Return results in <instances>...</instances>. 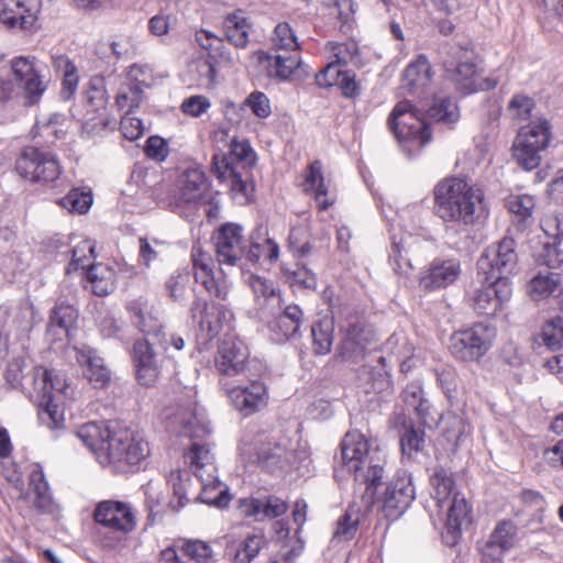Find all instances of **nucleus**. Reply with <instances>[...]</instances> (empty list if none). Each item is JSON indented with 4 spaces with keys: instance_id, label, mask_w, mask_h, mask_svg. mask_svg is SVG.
<instances>
[{
    "instance_id": "49530a36",
    "label": "nucleus",
    "mask_w": 563,
    "mask_h": 563,
    "mask_svg": "<svg viewBox=\"0 0 563 563\" xmlns=\"http://www.w3.org/2000/svg\"><path fill=\"white\" fill-rule=\"evenodd\" d=\"M464 332L481 358L490 350L497 335L496 328L487 322H477Z\"/></svg>"
},
{
    "instance_id": "0eeeda50",
    "label": "nucleus",
    "mask_w": 563,
    "mask_h": 563,
    "mask_svg": "<svg viewBox=\"0 0 563 563\" xmlns=\"http://www.w3.org/2000/svg\"><path fill=\"white\" fill-rule=\"evenodd\" d=\"M470 292V302L477 314L493 317L501 311L512 296L508 277L482 275Z\"/></svg>"
},
{
    "instance_id": "c9c22d12",
    "label": "nucleus",
    "mask_w": 563,
    "mask_h": 563,
    "mask_svg": "<svg viewBox=\"0 0 563 563\" xmlns=\"http://www.w3.org/2000/svg\"><path fill=\"white\" fill-rule=\"evenodd\" d=\"M29 479L34 507L40 512L54 514L57 510V505L52 496L49 485L41 465H33Z\"/></svg>"
},
{
    "instance_id": "72a5a7b5",
    "label": "nucleus",
    "mask_w": 563,
    "mask_h": 563,
    "mask_svg": "<svg viewBox=\"0 0 563 563\" xmlns=\"http://www.w3.org/2000/svg\"><path fill=\"white\" fill-rule=\"evenodd\" d=\"M431 66L424 55L410 63L402 74V88L411 95H424L431 85Z\"/></svg>"
},
{
    "instance_id": "6ab92c4d",
    "label": "nucleus",
    "mask_w": 563,
    "mask_h": 563,
    "mask_svg": "<svg viewBox=\"0 0 563 563\" xmlns=\"http://www.w3.org/2000/svg\"><path fill=\"white\" fill-rule=\"evenodd\" d=\"M343 332L344 336L339 345L340 357L350 363L360 362L375 339L373 329L358 317H353L343 325Z\"/></svg>"
},
{
    "instance_id": "e2e57ef3",
    "label": "nucleus",
    "mask_w": 563,
    "mask_h": 563,
    "mask_svg": "<svg viewBox=\"0 0 563 563\" xmlns=\"http://www.w3.org/2000/svg\"><path fill=\"white\" fill-rule=\"evenodd\" d=\"M378 362L380 363V368L378 369H368L365 367L363 369L362 375L366 376L368 383L371 384L369 388L366 391L382 393L386 390L390 386V377L387 371L386 357L379 356Z\"/></svg>"
},
{
    "instance_id": "cd10ccee",
    "label": "nucleus",
    "mask_w": 563,
    "mask_h": 563,
    "mask_svg": "<svg viewBox=\"0 0 563 563\" xmlns=\"http://www.w3.org/2000/svg\"><path fill=\"white\" fill-rule=\"evenodd\" d=\"M360 464V471H347L354 475V481L364 486V501L371 505L374 501L377 487L382 484L385 471L382 459L374 451Z\"/></svg>"
},
{
    "instance_id": "2f4dec72",
    "label": "nucleus",
    "mask_w": 563,
    "mask_h": 563,
    "mask_svg": "<svg viewBox=\"0 0 563 563\" xmlns=\"http://www.w3.org/2000/svg\"><path fill=\"white\" fill-rule=\"evenodd\" d=\"M77 362L84 367L86 378L96 387H106L111 379V372L104 361L91 347L77 350Z\"/></svg>"
},
{
    "instance_id": "69168bd1",
    "label": "nucleus",
    "mask_w": 563,
    "mask_h": 563,
    "mask_svg": "<svg viewBox=\"0 0 563 563\" xmlns=\"http://www.w3.org/2000/svg\"><path fill=\"white\" fill-rule=\"evenodd\" d=\"M207 38L210 40L209 45L202 44V46L208 49V58L211 59L216 67L218 66H231L235 63L236 57L233 56L227 47L223 45L220 38L213 37L210 33H205Z\"/></svg>"
},
{
    "instance_id": "9d476101",
    "label": "nucleus",
    "mask_w": 563,
    "mask_h": 563,
    "mask_svg": "<svg viewBox=\"0 0 563 563\" xmlns=\"http://www.w3.org/2000/svg\"><path fill=\"white\" fill-rule=\"evenodd\" d=\"M210 200V184L205 172L198 167L184 170L175 181L170 194V206L175 210L196 209Z\"/></svg>"
},
{
    "instance_id": "c756f323",
    "label": "nucleus",
    "mask_w": 563,
    "mask_h": 563,
    "mask_svg": "<svg viewBox=\"0 0 563 563\" xmlns=\"http://www.w3.org/2000/svg\"><path fill=\"white\" fill-rule=\"evenodd\" d=\"M239 509L245 517H252L256 521L274 519L283 516L287 504L278 497L269 496L263 499L244 498L239 500Z\"/></svg>"
},
{
    "instance_id": "7ed1b4c3",
    "label": "nucleus",
    "mask_w": 563,
    "mask_h": 563,
    "mask_svg": "<svg viewBox=\"0 0 563 563\" xmlns=\"http://www.w3.org/2000/svg\"><path fill=\"white\" fill-rule=\"evenodd\" d=\"M29 396L38 408V417L51 430L65 427L64 406L73 400L75 389L67 379L55 371L36 366L23 384Z\"/></svg>"
},
{
    "instance_id": "6e6d98bb",
    "label": "nucleus",
    "mask_w": 563,
    "mask_h": 563,
    "mask_svg": "<svg viewBox=\"0 0 563 563\" xmlns=\"http://www.w3.org/2000/svg\"><path fill=\"white\" fill-rule=\"evenodd\" d=\"M92 205V192L90 189H71L60 199V206L70 212L86 213Z\"/></svg>"
},
{
    "instance_id": "79ce46f5",
    "label": "nucleus",
    "mask_w": 563,
    "mask_h": 563,
    "mask_svg": "<svg viewBox=\"0 0 563 563\" xmlns=\"http://www.w3.org/2000/svg\"><path fill=\"white\" fill-rule=\"evenodd\" d=\"M334 320L323 317L311 327L312 350L317 355H327L333 345Z\"/></svg>"
},
{
    "instance_id": "774afa93",
    "label": "nucleus",
    "mask_w": 563,
    "mask_h": 563,
    "mask_svg": "<svg viewBox=\"0 0 563 563\" xmlns=\"http://www.w3.org/2000/svg\"><path fill=\"white\" fill-rule=\"evenodd\" d=\"M190 69L191 71H196L198 75V86L203 88H210L214 86L218 71L214 63L211 59L208 57L199 58L190 65Z\"/></svg>"
},
{
    "instance_id": "7c9ffc66",
    "label": "nucleus",
    "mask_w": 563,
    "mask_h": 563,
    "mask_svg": "<svg viewBox=\"0 0 563 563\" xmlns=\"http://www.w3.org/2000/svg\"><path fill=\"white\" fill-rule=\"evenodd\" d=\"M374 452L368 440L358 431H350L341 442V457L346 471H360V464Z\"/></svg>"
},
{
    "instance_id": "4c0bfd02",
    "label": "nucleus",
    "mask_w": 563,
    "mask_h": 563,
    "mask_svg": "<svg viewBox=\"0 0 563 563\" xmlns=\"http://www.w3.org/2000/svg\"><path fill=\"white\" fill-rule=\"evenodd\" d=\"M197 478L201 484V492L199 494L201 503L219 508L228 506L230 500L228 488L218 479L216 473L207 475L198 473Z\"/></svg>"
},
{
    "instance_id": "ea45409f",
    "label": "nucleus",
    "mask_w": 563,
    "mask_h": 563,
    "mask_svg": "<svg viewBox=\"0 0 563 563\" xmlns=\"http://www.w3.org/2000/svg\"><path fill=\"white\" fill-rule=\"evenodd\" d=\"M52 65L55 71L63 76L60 97L64 100L71 99L77 91L79 82L76 65L65 55L53 56Z\"/></svg>"
},
{
    "instance_id": "de8ad7c7",
    "label": "nucleus",
    "mask_w": 563,
    "mask_h": 563,
    "mask_svg": "<svg viewBox=\"0 0 563 563\" xmlns=\"http://www.w3.org/2000/svg\"><path fill=\"white\" fill-rule=\"evenodd\" d=\"M428 117L444 125L454 124L460 119V111L456 102L449 97L438 96L432 106L427 110Z\"/></svg>"
},
{
    "instance_id": "5fc2aeb1",
    "label": "nucleus",
    "mask_w": 563,
    "mask_h": 563,
    "mask_svg": "<svg viewBox=\"0 0 563 563\" xmlns=\"http://www.w3.org/2000/svg\"><path fill=\"white\" fill-rule=\"evenodd\" d=\"M450 351L455 358L463 362H477L481 360L479 354L475 347H473L464 330L452 334L450 339Z\"/></svg>"
},
{
    "instance_id": "58836bf2",
    "label": "nucleus",
    "mask_w": 563,
    "mask_h": 563,
    "mask_svg": "<svg viewBox=\"0 0 563 563\" xmlns=\"http://www.w3.org/2000/svg\"><path fill=\"white\" fill-rule=\"evenodd\" d=\"M247 283L260 306L271 307L273 314H275V308H282L280 291L272 280L258 275H251Z\"/></svg>"
},
{
    "instance_id": "f8f14e48",
    "label": "nucleus",
    "mask_w": 563,
    "mask_h": 563,
    "mask_svg": "<svg viewBox=\"0 0 563 563\" xmlns=\"http://www.w3.org/2000/svg\"><path fill=\"white\" fill-rule=\"evenodd\" d=\"M16 173L36 184L55 181L62 174L57 156L34 146L25 147L15 162Z\"/></svg>"
},
{
    "instance_id": "a878e982",
    "label": "nucleus",
    "mask_w": 563,
    "mask_h": 563,
    "mask_svg": "<svg viewBox=\"0 0 563 563\" xmlns=\"http://www.w3.org/2000/svg\"><path fill=\"white\" fill-rule=\"evenodd\" d=\"M191 318L197 321L210 338L219 334L223 324L228 323L232 313L222 305L208 303L205 299L196 297L191 308Z\"/></svg>"
},
{
    "instance_id": "e433bc0d",
    "label": "nucleus",
    "mask_w": 563,
    "mask_h": 563,
    "mask_svg": "<svg viewBox=\"0 0 563 563\" xmlns=\"http://www.w3.org/2000/svg\"><path fill=\"white\" fill-rule=\"evenodd\" d=\"M224 34L228 41L238 48L246 47L251 23L243 10L229 13L223 21Z\"/></svg>"
},
{
    "instance_id": "aec40b11",
    "label": "nucleus",
    "mask_w": 563,
    "mask_h": 563,
    "mask_svg": "<svg viewBox=\"0 0 563 563\" xmlns=\"http://www.w3.org/2000/svg\"><path fill=\"white\" fill-rule=\"evenodd\" d=\"M430 241L420 235L404 232L399 236L394 234L389 252V263L396 274L408 276L412 271L411 256H421Z\"/></svg>"
},
{
    "instance_id": "0e129e2a",
    "label": "nucleus",
    "mask_w": 563,
    "mask_h": 563,
    "mask_svg": "<svg viewBox=\"0 0 563 563\" xmlns=\"http://www.w3.org/2000/svg\"><path fill=\"white\" fill-rule=\"evenodd\" d=\"M534 108V101L527 95L517 93L512 96L508 106L507 113L515 121H526L531 117Z\"/></svg>"
},
{
    "instance_id": "c85d7f7f",
    "label": "nucleus",
    "mask_w": 563,
    "mask_h": 563,
    "mask_svg": "<svg viewBox=\"0 0 563 563\" xmlns=\"http://www.w3.org/2000/svg\"><path fill=\"white\" fill-rule=\"evenodd\" d=\"M563 294V277L560 273L543 269L536 273L527 284V295L533 301L550 297L558 298Z\"/></svg>"
},
{
    "instance_id": "3c124183",
    "label": "nucleus",
    "mask_w": 563,
    "mask_h": 563,
    "mask_svg": "<svg viewBox=\"0 0 563 563\" xmlns=\"http://www.w3.org/2000/svg\"><path fill=\"white\" fill-rule=\"evenodd\" d=\"M219 154L224 155V153ZM225 156L234 165L240 166L241 170H247V165H251L255 161V154L250 143L246 140L240 141L235 136L231 137L229 143V153L225 154Z\"/></svg>"
},
{
    "instance_id": "412c9836",
    "label": "nucleus",
    "mask_w": 563,
    "mask_h": 563,
    "mask_svg": "<svg viewBox=\"0 0 563 563\" xmlns=\"http://www.w3.org/2000/svg\"><path fill=\"white\" fill-rule=\"evenodd\" d=\"M217 257L220 264L235 265L245 253L243 228L239 224H223L214 234Z\"/></svg>"
},
{
    "instance_id": "4d7b16f0",
    "label": "nucleus",
    "mask_w": 563,
    "mask_h": 563,
    "mask_svg": "<svg viewBox=\"0 0 563 563\" xmlns=\"http://www.w3.org/2000/svg\"><path fill=\"white\" fill-rule=\"evenodd\" d=\"M143 100L142 87L132 86L128 82L121 85L117 96L115 103L121 111L125 114L131 113L134 109L139 108Z\"/></svg>"
},
{
    "instance_id": "13d9d810",
    "label": "nucleus",
    "mask_w": 563,
    "mask_h": 563,
    "mask_svg": "<svg viewBox=\"0 0 563 563\" xmlns=\"http://www.w3.org/2000/svg\"><path fill=\"white\" fill-rule=\"evenodd\" d=\"M283 274L287 282L292 286L301 288L313 289L317 286V277L314 273L306 266L296 264L294 268L282 266Z\"/></svg>"
},
{
    "instance_id": "f704fd0d",
    "label": "nucleus",
    "mask_w": 563,
    "mask_h": 563,
    "mask_svg": "<svg viewBox=\"0 0 563 563\" xmlns=\"http://www.w3.org/2000/svg\"><path fill=\"white\" fill-rule=\"evenodd\" d=\"M303 178V191L314 198L320 210H327L332 206L333 199L328 197V186L324 183L322 163L320 161H314L309 165Z\"/></svg>"
},
{
    "instance_id": "37998d69",
    "label": "nucleus",
    "mask_w": 563,
    "mask_h": 563,
    "mask_svg": "<svg viewBox=\"0 0 563 563\" xmlns=\"http://www.w3.org/2000/svg\"><path fill=\"white\" fill-rule=\"evenodd\" d=\"M268 75L282 81L291 79L300 67L301 59L298 54H276L268 56Z\"/></svg>"
},
{
    "instance_id": "20e7f679",
    "label": "nucleus",
    "mask_w": 563,
    "mask_h": 563,
    "mask_svg": "<svg viewBox=\"0 0 563 563\" xmlns=\"http://www.w3.org/2000/svg\"><path fill=\"white\" fill-rule=\"evenodd\" d=\"M165 423L169 433L189 438L191 444L185 457L197 477L198 473L205 475L217 473L213 455L206 442L210 434V428L205 418L197 415L192 406L170 408L165 413Z\"/></svg>"
},
{
    "instance_id": "4468645a",
    "label": "nucleus",
    "mask_w": 563,
    "mask_h": 563,
    "mask_svg": "<svg viewBox=\"0 0 563 563\" xmlns=\"http://www.w3.org/2000/svg\"><path fill=\"white\" fill-rule=\"evenodd\" d=\"M240 452L250 463H260L271 472L284 470L291 464L292 453L264 434L258 435L254 442L243 440Z\"/></svg>"
},
{
    "instance_id": "603ef678",
    "label": "nucleus",
    "mask_w": 563,
    "mask_h": 563,
    "mask_svg": "<svg viewBox=\"0 0 563 563\" xmlns=\"http://www.w3.org/2000/svg\"><path fill=\"white\" fill-rule=\"evenodd\" d=\"M539 339L550 350L563 347V318L554 317L547 320L539 332Z\"/></svg>"
},
{
    "instance_id": "bf43d9fd",
    "label": "nucleus",
    "mask_w": 563,
    "mask_h": 563,
    "mask_svg": "<svg viewBox=\"0 0 563 563\" xmlns=\"http://www.w3.org/2000/svg\"><path fill=\"white\" fill-rule=\"evenodd\" d=\"M189 283L190 274L186 269L173 273L165 283L169 299L174 302L183 301L186 297Z\"/></svg>"
},
{
    "instance_id": "09e8293b",
    "label": "nucleus",
    "mask_w": 563,
    "mask_h": 563,
    "mask_svg": "<svg viewBox=\"0 0 563 563\" xmlns=\"http://www.w3.org/2000/svg\"><path fill=\"white\" fill-rule=\"evenodd\" d=\"M433 487V496L439 507H443L454 494H459L454 489V479L452 473L444 467H435L430 477Z\"/></svg>"
},
{
    "instance_id": "f03ea898",
    "label": "nucleus",
    "mask_w": 563,
    "mask_h": 563,
    "mask_svg": "<svg viewBox=\"0 0 563 563\" xmlns=\"http://www.w3.org/2000/svg\"><path fill=\"white\" fill-rule=\"evenodd\" d=\"M136 325L144 333L132 346L131 358L135 377L140 385L153 387L158 382L163 367V354L166 351V339L162 332V323L153 312L147 299L140 297L129 306Z\"/></svg>"
},
{
    "instance_id": "4be33fe9",
    "label": "nucleus",
    "mask_w": 563,
    "mask_h": 563,
    "mask_svg": "<svg viewBox=\"0 0 563 563\" xmlns=\"http://www.w3.org/2000/svg\"><path fill=\"white\" fill-rule=\"evenodd\" d=\"M11 68L15 78L23 84L26 103H37L47 89V82L41 76L35 59L15 57L11 60Z\"/></svg>"
},
{
    "instance_id": "9b49d317",
    "label": "nucleus",
    "mask_w": 563,
    "mask_h": 563,
    "mask_svg": "<svg viewBox=\"0 0 563 563\" xmlns=\"http://www.w3.org/2000/svg\"><path fill=\"white\" fill-rule=\"evenodd\" d=\"M249 350L243 342L234 338L221 342L216 356V369L220 376L221 388L249 378Z\"/></svg>"
},
{
    "instance_id": "5701e85b",
    "label": "nucleus",
    "mask_w": 563,
    "mask_h": 563,
    "mask_svg": "<svg viewBox=\"0 0 563 563\" xmlns=\"http://www.w3.org/2000/svg\"><path fill=\"white\" fill-rule=\"evenodd\" d=\"M41 0H1L0 23L10 29L29 30L37 19Z\"/></svg>"
},
{
    "instance_id": "6e6552de",
    "label": "nucleus",
    "mask_w": 563,
    "mask_h": 563,
    "mask_svg": "<svg viewBox=\"0 0 563 563\" xmlns=\"http://www.w3.org/2000/svg\"><path fill=\"white\" fill-rule=\"evenodd\" d=\"M95 258V244L89 240L81 241L71 251V262L67 267V273L87 269V278L93 294L107 296L114 289L115 273L108 265L93 264Z\"/></svg>"
},
{
    "instance_id": "338daca9",
    "label": "nucleus",
    "mask_w": 563,
    "mask_h": 563,
    "mask_svg": "<svg viewBox=\"0 0 563 563\" xmlns=\"http://www.w3.org/2000/svg\"><path fill=\"white\" fill-rule=\"evenodd\" d=\"M402 398L406 405L412 408L420 417H424L428 412V401L423 397L422 386L417 383H410L402 391Z\"/></svg>"
},
{
    "instance_id": "423d86ee",
    "label": "nucleus",
    "mask_w": 563,
    "mask_h": 563,
    "mask_svg": "<svg viewBox=\"0 0 563 563\" xmlns=\"http://www.w3.org/2000/svg\"><path fill=\"white\" fill-rule=\"evenodd\" d=\"M387 124L404 151L410 156L417 154L431 140L426 120L407 100L399 101L394 107Z\"/></svg>"
},
{
    "instance_id": "bb28decb",
    "label": "nucleus",
    "mask_w": 563,
    "mask_h": 563,
    "mask_svg": "<svg viewBox=\"0 0 563 563\" xmlns=\"http://www.w3.org/2000/svg\"><path fill=\"white\" fill-rule=\"evenodd\" d=\"M461 275V263L456 258H435L422 273L419 285L424 290L445 288L455 283Z\"/></svg>"
},
{
    "instance_id": "b1692460",
    "label": "nucleus",
    "mask_w": 563,
    "mask_h": 563,
    "mask_svg": "<svg viewBox=\"0 0 563 563\" xmlns=\"http://www.w3.org/2000/svg\"><path fill=\"white\" fill-rule=\"evenodd\" d=\"M212 174L223 183H229L234 199L244 205L249 201L250 185L244 180L249 170H241L225 155L214 154L212 157Z\"/></svg>"
},
{
    "instance_id": "a211bd4d",
    "label": "nucleus",
    "mask_w": 563,
    "mask_h": 563,
    "mask_svg": "<svg viewBox=\"0 0 563 563\" xmlns=\"http://www.w3.org/2000/svg\"><path fill=\"white\" fill-rule=\"evenodd\" d=\"M481 58L468 48H461L457 53V65L451 70L450 79L457 90L463 93H472L478 89L494 88L495 80H486L484 86L481 81Z\"/></svg>"
},
{
    "instance_id": "8fccbe9b",
    "label": "nucleus",
    "mask_w": 563,
    "mask_h": 563,
    "mask_svg": "<svg viewBox=\"0 0 563 563\" xmlns=\"http://www.w3.org/2000/svg\"><path fill=\"white\" fill-rule=\"evenodd\" d=\"M444 505H448L449 529L457 531L464 525L470 523L471 508L464 496H462L461 494H454L453 497Z\"/></svg>"
},
{
    "instance_id": "473e14b6",
    "label": "nucleus",
    "mask_w": 563,
    "mask_h": 563,
    "mask_svg": "<svg viewBox=\"0 0 563 563\" xmlns=\"http://www.w3.org/2000/svg\"><path fill=\"white\" fill-rule=\"evenodd\" d=\"M181 551L191 563H212L213 551L209 543L200 540H188L183 547ZM158 563H189L183 562L178 556L175 548L168 547L161 551Z\"/></svg>"
},
{
    "instance_id": "393cba45",
    "label": "nucleus",
    "mask_w": 563,
    "mask_h": 563,
    "mask_svg": "<svg viewBox=\"0 0 563 563\" xmlns=\"http://www.w3.org/2000/svg\"><path fill=\"white\" fill-rule=\"evenodd\" d=\"M195 280L218 299L225 300L229 285L225 279L216 277L211 256L200 249L194 247L191 252Z\"/></svg>"
},
{
    "instance_id": "a19ab883",
    "label": "nucleus",
    "mask_w": 563,
    "mask_h": 563,
    "mask_svg": "<svg viewBox=\"0 0 563 563\" xmlns=\"http://www.w3.org/2000/svg\"><path fill=\"white\" fill-rule=\"evenodd\" d=\"M264 545V538L258 534L247 536L243 541L231 544L225 550L232 563H251Z\"/></svg>"
},
{
    "instance_id": "dca6fc26",
    "label": "nucleus",
    "mask_w": 563,
    "mask_h": 563,
    "mask_svg": "<svg viewBox=\"0 0 563 563\" xmlns=\"http://www.w3.org/2000/svg\"><path fill=\"white\" fill-rule=\"evenodd\" d=\"M95 521L120 534H129L136 529L137 517L131 504L108 499L97 504L93 511Z\"/></svg>"
},
{
    "instance_id": "f3484780",
    "label": "nucleus",
    "mask_w": 563,
    "mask_h": 563,
    "mask_svg": "<svg viewBox=\"0 0 563 563\" xmlns=\"http://www.w3.org/2000/svg\"><path fill=\"white\" fill-rule=\"evenodd\" d=\"M416 497L411 475L398 472L388 483L382 497V511L389 520L398 519Z\"/></svg>"
},
{
    "instance_id": "680f3d73",
    "label": "nucleus",
    "mask_w": 563,
    "mask_h": 563,
    "mask_svg": "<svg viewBox=\"0 0 563 563\" xmlns=\"http://www.w3.org/2000/svg\"><path fill=\"white\" fill-rule=\"evenodd\" d=\"M279 255V247L272 239H265L262 242H253L246 252V258L251 263H257L261 258L268 262H275Z\"/></svg>"
},
{
    "instance_id": "052dcab7",
    "label": "nucleus",
    "mask_w": 563,
    "mask_h": 563,
    "mask_svg": "<svg viewBox=\"0 0 563 563\" xmlns=\"http://www.w3.org/2000/svg\"><path fill=\"white\" fill-rule=\"evenodd\" d=\"M85 101L88 107V111L91 112H98L106 108L108 98L101 79L93 78L89 81L85 91Z\"/></svg>"
},
{
    "instance_id": "f257e3e1",
    "label": "nucleus",
    "mask_w": 563,
    "mask_h": 563,
    "mask_svg": "<svg viewBox=\"0 0 563 563\" xmlns=\"http://www.w3.org/2000/svg\"><path fill=\"white\" fill-rule=\"evenodd\" d=\"M78 439L90 449L100 464L128 472L148 454L147 443L129 430H111L106 422H88L77 430Z\"/></svg>"
},
{
    "instance_id": "a18cd8bd",
    "label": "nucleus",
    "mask_w": 563,
    "mask_h": 563,
    "mask_svg": "<svg viewBox=\"0 0 563 563\" xmlns=\"http://www.w3.org/2000/svg\"><path fill=\"white\" fill-rule=\"evenodd\" d=\"M327 58L330 63L345 69L349 65H355L358 57V47L355 42H329L325 46Z\"/></svg>"
},
{
    "instance_id": "c03bdc74",
    "label": "nucleus",
    "mask_w": 563,
    "mask_h": 563,
    "mask_svg": "<svg viewBox=\"0 0 563 563\" xmlns=\"http://www.w3.org/2000/svg\"><path fill=\"white\" fill-rule=\"evenodd\" d=\"M508 210L518 220L520 229H525L533 222L536 199L530 195H510L506 199Z\"/></svg>"
},
{
    "instance_id": "ddd939ff",
    "label": "nucleus",
    "mask_w": 563,
    "mask_h": 563,
    "mask_svg": "<svg viewBox=\"0 0 563 563\" xmlns=\"http://www.w3.org/2000/svg\"><path fill=\"white\" fill-rule=\"evenodd\" d=\"M231 405L243 417L262 411L268 405L269 393L264 382L250 377L239 384H230L222 388Z\"/></svg>"
},
{
    "instance_id": "2eb2a0df",
    "label": "nucleus",
    "mask_w": 563,
    "mask_h": 563,
    "mask_svg": "<svg viewBox=\"0 0 563 563\" xmlns=\"http://www.w3.org/2000/svg\"><path fill=\"white\" fill-rule=\"evenodd\" d=\"M518 264L516 242L512 238H504L497 244L489 246L477 262L478 276L487 275L508 277Z\"/></svg>"
},
{
    "instance_id": "39448f33",
    "label": "nucleus",
    "mask_w": 563,
    "mask_h": 563,
    "mask_svg": "<svg viewBox=\"0 0 563 563\" xmlns=\"http://www.w3.org/2000/svg\"><path fill=\"white\" fill-rule=\"evenodd\" d=\"M483 190L461 178H449L434 189L435 212L445 222L470 225L478 218Z\"/></svg>"
},
{
    "instance_id": "864d4df0",
    "label": "nucleus",
    "mask_w": 563,
    "mask_h": 563,
    "mask_svg": "<svg viewBox=\"0 0 563 563\" xmlns=\"http://www.w3.org/2000/svg\"><path fill=\"white\" fill-rule=\"evenodd\" d=\"M78 312L71 305L58 303L52 310L49 318V330L55 331L56 329L69 333L70 329L76 323Z\"/></svg>"
},
{
    "instance_id": "1a4fd4ad",
    "label": "nucleus",
    "mask_w": 563,
    "mask_h": 563,
    "mask_svg": "<svg viewBox=\"0 0 563 563\" xmlns=\"http://www.w3.org/2000/svg\"><path fill=\"white\" fill-rule=\"evenodd\" d=\"M550 124L545 119H538L522 128L512 146L514 157L525 169L537 168L541 162V152L550 142Z\"/></svg>"
}]
</instances>
